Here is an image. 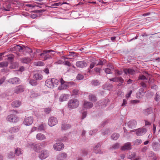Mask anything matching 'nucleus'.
I'll return each instance as SVG.
<instances>
[{"mask_svg":"<svg viewBox=\"0 0 160 160\" xmlns=\"http://www.w3.org/2000/svg\"><path fill=\"white\" fill-rule=\"evenodd\" d=\"M79 104V101L78 99L73 98L69 101L68 103V105L70 108L73 109L78 107Z\"/></svg>","mask_w":160,"mask_h":160,"instance_id":"nucleus-1","label":"nucleus"},{"mask_svg":"<svg viewBox=\"0 0 160 160\" xmlns=\"http://www.w3.org/2000/svg\"><path fill=\"white\" fill-rule=\"evenodd\" d=\"M28 145L31 148L33 149L35 152H39L43 146V145L42 143L35 144L31 143L29 144Z\"/></svg>","mask_w":160,"mask_h":160,"instance_id":"nucleus-2","label":"nucleus"},{"mask_svg":"<svg viewBox=\"0 0 160 160\" xmlns=\"http://www.w3.org/2000/svg\"><path fill=\"white\" fill-rule=\"evenodd\" d=\"M49 155L48 151L46 150H43L41 151L39 155V157L42 160L45 159Z\"/></svg>","mask_w":160,"mask_h":160,"instance_id":"nucleus-3","label":"nucleus"},{"mask_svg":"<svg viewBox=\"0 0 160 160\" xmlns=\"http://www.w3.org/2000/svg\"><path fill=\"white\" fill-rule=\"evenodd\" d=\"M7 119L9 122H17L18 120V117L14 114H10L7 117Z\"/></svg>","mask_w":160,"mask_h":160,"instance_id":"nucleus-4","label":"nucleus"},{"mask_svg":"<svg viewBox=\"0 0 160 160\" xmlns=\"http://www.w3.org/2000/svg\"><path fill=\"white\" fill-rule=\"evenodd\" d=\"M24 48L19 45H16L10 48V51L12 52H23Z\"/></svg>","mask_w":160,"mask_h":160,"instance_id":"nucleus-5","label":"nucleus"},{"mask_svg":"<svg viewBox=\"0 0 160 160\" xmlns=\"http://www.w3.org/2000/svg\"><path fill=\"white\" fill-rule=\"evenodd\" d=\"M58 122V120L56 118L52 117L48 119V123L49 126L52 127L56 125Z\"/></svg>","mask_w":160,"mask_h":160,"instance_id":"nucleus-6","label":"nucleus"},{"mask_svg":"<svg viewBox=\"0 0 160 160\" xmlns=\"http://www.w3.org/2000/svg\"><path fill=\"white\" fill-rule=\"evenodd\" d=\"M136 134L139 136H142L145 134L147 132V129L144 128H139L136 130Z\"/></svg>","mask_w":160,"mask_h":160,"instance_id":"nucleus-7","label":"nucleus"},{"mask_svg":"<svg viewBox=\"0 0 160 160\" xmlns=\"http://www.w3.org/2000/svg\"><path fill=\"white\" fill-rule=\"evenodd\" d=\"M33 121V118L32 117H29L25 118L23 121V123L27 126L31 125Z\"/></svg>","mask_w":160,"mask_h":160,"instance_id":"nucleus-8","label":"nucleus"},{"mask_svg":"<svg viewBox=\"0 0 160 160\" xmlns=\"http://www.w3.org/2000/svg\"><path fill=\"white\" fill-rule=\"evenodd\" d=\"M24 89V86L22 85H20L15 88L14 92L15 93L18 94L23 92Z\"/></svg>","mask_w":160,"mask_h":160,"instance_id":"nucleus-9","label":"nucleus"},{"mask_svg":"<svg viewBox=\"0 0 160 160\" xmlns=\"http://www.w3.org/2000/svg\"><path fill=\"white\" fill-rule=\"evenodd\" d=\"M76 65L79 68H83L87 66V64L85 61L82 60L77 62L76 63Z\"/></svg>","mask_w":160,"mask_h":160,"instance_id":"nucleus-10","label":"nucleus"},{"mask_svg":"<svg viewBox=\"0 0 160 160\" xmlns=\"http://www.w3.org/2000/svg\"><path fill=\"white\" fill-rule=\"evenodd\" d=\"M64 145L62 143H57L53 145L54 149L57 151H60L64 148Z\"/></svg>","mask_w":160,"mask_h":160,"instance_id":"nucleus-11","label":"nucleus"},{"mask_svg":"<svg viewBox=\"0 0 160 160\" xmlns=\"http://www.w3.org/2000/svg\"><path fill=\"white\" fill-rule=\"evenodd\" d=\"M20 79L18 78L15 77L10 78L8 80V82L10 83L14 84H18L20 83Z\"/></svg>","mask_w":160,"mask_h":160,"instance_id":"nucleus-12","label":"nucleus"},{"mask_svg":"<svg viewBox=\"0 0 160 160\" xmlns=\"http://www.w3.org/2000/svg\"><path fill=\"white\" fill-rule=\"evenodd\" d=\"M152 147L154 151H158L160 149V145L156 142H153L152 144Z\"/></svg>","mask_w":160,"mask_h":160,"instance_id":"nucleus-13","label":"nucleus"},{"mask_svg":"<svg viewBox=\"0 0 160 160\" xmlns=\"http://www.w3.org/2000/svg\"><path fill=\"white\" fill-rule=\"evenodd\" d=\"M131 143L129 142H128L125 143L124 146L121 147V150L122 151L130 150L131 149Z\"/></svg>","mask_w":160,"mask_h":160,"instance_id":"nucleus-14","label":"nucleus"},{"mask_svg":"<svg viewBox=\"0 0 160 160\" xmlns=\"http://www.w3.org/2000/svg\"><path fill=\"white\" fill-rule=\"evenodd\" d=\"M71 127V125L67 123L66 122L63 121L62 122V130H67L69 129Z\"/></svg>","mask_w":160,"mask_h":160,"instance_id":"nucleus-15","label":"nucleus"},{"mask_svg":"<svg viewBox=\"0 0 160 160\" xmlns=\"http://www.w3.org/2000/svg\"><path fill=\"white\" fill-rule=\"evenodd\" d=\"M128 127L131 128H134L137 124V122L135 120H132L129 121L128 123Z\"/></svg>","mask_w":160,"mask_h":160,"instance_id":"nucleus-16","label":"nucleus"},{"mask_svg":"<svg viewBox=\"0 0 160 160\" xmlns=\"http://www.w3.org/2000/svg\"><path fill=\"white\" fill-rule=\"evenodd\" d=\"M144 95V89L141 88L139 90L138 92L136 93V96L137 98H142Z\"/></svg>","mask_w":160,"mask_h":160,"instance_id":"nucleus-17","label":"nucleus"},{"mask_svg":"<svg viewBox=\"0 0 160 160\" xmlns=\"http://www.w3.org/2000/svg\"><path fill=\"white\" fill-rule=\"evenodd\" d=\"M45 85L49 88H53L54 87V85L52 84V79H47L45 81Z\"/></svg>","mask_w":160,"mask_h":160,"instance_id":"nucleus-18","label":"nucleus"},{"mask_svg":"<svg viewBox=\"0 0 160 160\" xmlns=\"http://www.w3.org/2000/svg\"><path fill=\"white\" fill-rule=\"evenodd\" d=\"M83 105L84 107L87 109L91 108L93 106V104L92 102L87 101H84Z\"/></svg>","mask_w":160,"mask_h":160,"instance_id":"nucleus-19","label":"nucleus"},{"mask_svg":"<svg viewBox=\"0 0 160 160\" xmlns=\"http://www.w3.org/2000/svg\"><path fill=\"white\" fill-rule=\"evenodd\" d=\"M33 78L36 80H40L42 79L43 76L41 73L37 72L34 74Z\"/></svg>","mask_w":160,"mask_h":160,"instance_id":"nucleus-20","label":"nucleus"},{"mask_svg":"<svg viewBox=\"0 0 160 160\" xmlns=\"http://www.w3.org/2000/svg\"><path fill=\"white\" fill-rule=\"evenodd\" d=\"M36 138L38 140L42 141L46 139V137L43 134L39 133L36 135Z\"/></svg>","mask_w":160,"mask_h":160,"instance_id":"nucleus-21","label":"nucleus"},{"mask_svg":"<svg viewBox=\"0 0 160 160\" xmlns=\"http://www.w3.org/2000/svg\"><path fill=\"white\" fill-rule=\"evenodd\" d=\"M124 72L126 74H129L131 75H133L135 73V71L131 69H125L124 70Z\"/></svg>","mask_w":160,"mask_h":160,"instance_id":"nucleus-22","label":"nucleus"},{"mask_svg":"<svg viewBox=\"0 0 160 160\" xmlns=\"http://www.w3.org/2000/svg\"><path fill=\"white\" fill-rule=\"evenodd\" d=\"M152 112V110L151 108H148L146 109H144L142 111L143 113L146 115H148Z\"/></svg>","mask_w":160,"mask_h":160,"instance_id":"nucleus-23","label":"nucleus"},{"mask_svg":"<svg viewBox=\"0 0 160 160\" xmlns=\"http://www.w3.org/2000/svg\"><path fill=\"white\" fill-rule=\"evenodd\" d=\"M21 60L22 63L27 64L30 62L32 59L29 58H21Z\"/></svg>","mask_w":160,"mask_h":160,"instance_id":"nucleus-24","label":"nucleus"},{"mask_svg":"<svg viewBox=\"0 0 160 160\" xmlns=\"http://www.w3.org/2000/svg\"><path fill=\"white\" fill-rule=\"evenodd\" d=\"M21 104V102L19 101H16L12 103V106L15 108L19 107Z\"/></svg>","mask_w":160,"mask_h":160,"instance_id":"nucleus-25","label":"nucleus"},{"mask_svg":"<svg viewBox=\"0 0 160 160\" xmlns=\"http://www.w3.org/2000/svg\"><path fill=\"white\" fill-rule=\"evenodd\" d=\"M69 97V95L68 94H62L60 97V101L61 102L65 101Z\"/></svg>","mask_w":160,"mask_h":160,"instance_id":"nucleus-26","label":"nucleus"},{"mask_svg":"<svg viewBox=\"0 0 160 160\" xmlns=\"http://www.w3.org/2000/svg\"><path fill=\"white\" fill-rule=\"evenodd\" d=\"M103 87L104 89L109 90L113 87V86L111 84L106 83L103 86Z\"/></svg>","mask_w":160,"mask_h":160,"instance_id":"nucleus-27","label":"nucleus"},{"mask_svg":"<svg viewBox=\"0 0 160 160\" xmlns=\"http://www.w3.org/2000/svg\"><path fill=\"white\" fill-rule=\"evenodd\" d=\"M88 98L90 101L93 102H95L97 100L96 96L92 94H89L88 96Z\"/></svg>","mask_w":160,"mask_h":160,"instance_id":"nucleus-28","label":"nucleus"},{"mask_svg":"<svg viewBox=\"0 0 160 160\" xmlns=\"http://www.w3.org/2000/svg\"><path fill=\"white\" fill-rule=\"evenodd\" d=\"M109 101V99H107L103 102H98V104H100L99 105H101V108H103L104 107H106L107 106V104L108 102Z\"/></svg>","mask_w":160,"mask_h":160,"instance_id":"nucleus-29","label":"nucleus"},{"mask_svg":"<svg viewBox=\"0 0 160 160\" xmlns=\"http://www.w3.org/2000/svg\"><path fill=\"white\" fill-rule=\"evenodd\" d=\"M22 151L20 148H17L15 149V154L17 156H19L22 154Z\"/></svg>","mask_w":160,"mask_h":160,"instance_id":"nucleus-30","label":"nucleus"},{"mask_svg":"<svg viewBox=\"0 0 160 160\" xmlns=\"http://www.w3.org/2000/svg\"><path fill=\"white\" fill-rule=\"evenodd\" d=\"M101 146V145L100 144V143H99L97 144L95 146L94 148V150L95 152L96 153H102V152H101V151L100 150H97L98 148H99Z\"/></svg>","mask_w":160,"mask_h":160,"instance_id":"nucleus-31","label":"nucleus"},{"mask_svg":"<svg viewBox=\"0 0 160 160\" xmlns=\"http://www.w3.org/2000/svg\"><path fill=\"white\" fill-rule=\"evenodd\" d=\"M67 154L65 153H62L58 156V160H62L66 158Z\"/></svg>","mask_w":160,"mask_h":160,"instance_id":"nucleus-32","label":"nucleus"},{"mask_svg":"<svg viewBox=\"0 0 160 160\" xmlns=\"http://www.w3.org/2000/svg\"><path fill=\"white\" fill-rule=\"evenodd\" d=\"M19 130L18 128L16 127H12L9 130V132L11 133H14L17 132Z\"/></svg>","mask_w":160,"mask_h":160,"instance_id":"nucleus-33","label":"nucleus"},{"mask_svg":"<svg viewBox=\"0 0 160 160\" xmlns=\"http://www.w3.org/2000/svg\"><path fill=\"white\" fill-rule=\"evenodd\" d=\"M45 124H42L38 127V131H41L45 130L46 127Z\"/></svg>","mask_w":160,"mask_h":160,"instance_id":"nucleus-34","label":"nucleus"},{"mask_svg":"<svg viewBox=\"0 0 160 160\" xmlns=\"http://www.w3.org/2000/svg\"><path fill=\"white\" fill-rule=\"evenodd\" d=\"M119 137V134L117 133H114L111 136L112 139L114 140H117Z\"/></svg>","mask_w":160,"mask_h":160,"instance_id":"nucleus-35","label":"nucleus"},{"mask_svg":"<svg viewBox=\"0 0 160 160\" xmlns=\"http://www.w3.org/2000/svg\"><path fill=\"white\" fill-rule=\"evenodd\" d=\"M29 82V83L32 86H36L38 84L37 82L33 79H30Z\"/></svg>","mask_w":160,"mask_h":160,"instance_id":"nucleus-36","label":"nucleus"},{"mask_svg":"<svg viewBox=\"0 0 160 160\" xmlns=\"http://www.w3.org/2000/svg\"><path fill=\"white\" fill-rule=\"evenodd\" d=\"M60 82L61 83V85L62 84H63L67 83L68 84H70L71 85H74L75 83L73 82H66L64 81L62 78H61L60 80Z\"/></svg>","mask_w":160,"mask_h":160,"instance_id":"nucleus-37","label":"nucleus"},{"mask_svg":"<svg viewBox=\"0 0 160 160\" xmlns=\"http://www.w3.org/2000/svg\"><path fill=\"white\" fill-rule=\"evenodd\" d=\"M119 144L118 143H116L113 145L112 146V147L110 148V149H114V150L117 149L119 148Z\"/></svg>","mask_w":160,"mask_h":160,"instance_id":"nucleus-38","label":"nucleus"},{"mask_svg":"<svg viewBox=\"0 0 160 160\" xmlns=\"http://www.w3.org/2000/svg\"><path fill=\"white\" fill-rule=\"evenodd\" d=\"M154 99L156 102H158L160 100V93L157 92L155 96Z\"/></svg>","mask_w":160,"mask_h":160,"instance_id":"nucleus-39","label":"nucleus"},{"mask_svg":"<svg viewBox=\"0 0 160 160\" xmlns=\"http://www.w3.org/2000/svg\"><path fill=\"white\" fill-rule=\"evenodd\" d=\"M42 56L44 60H46L51 58V56L48 53H47Z\"/></svg>","mask_w":160,"mask_h":160,"instance_id":"nucleus-40","label":"nucleus"},{"mask_svg":"<svg viewBox=\"0 0 160 160\" xmlns=\"http://www.w3.org/2000/svg\"><path fill=\"white\" fill-rule=\"evenodd\" d=\"M68 87V86L66 84V83L63 84H62L61 85V86L58 87V89L59 90H62L66 89Z\"/></svg>","mask_w":160,"mask_h":160,"instance_id":"nucleus-41","label":"nucleus"},{"mask_svg":"<svg viewBox=\"0 0 160 160\" xmlns=\"http://www.w3.org/2000/svg\"><path fill=\"white\" fill-rule=\"evenodd\" d=\"M52 84L54 85V87L57 86L59 83V81L57 79L54 78H52Z\"/></svg>","mask_w":160,"mask_h":160,"instance_id":"nucleus-42","label":"nucleus"},{"mask_svg":"<svg viewBox=\"0 0 160 160\" xmlns=\"http://www.w3.org/2000/svg\"><path fill=\"white\" fill-rule=\"evenodd\" d=\"M8 63L7 62H0V67H6L8 65Z\"/></svg>","mask_w":160,"mask_h":160,"instance_id":"nucleus-43","label":"nucleus"},{"mask_svg":"<svg viewBox=\"0 0 160 160\" xmlns=\"http://www.w3.org/2000/svg\"><path fill=\"white\" fill-rule=\"evenodd\" d=\"M55 51L52 50H45L43 51V52L40 54V56H42L43 55L50 52H54Z\"/></svg>","mask_w":160,"mask_h":160,"instance_id":"nucleus-44","label":"nucleus"},{"mask_svg":"<svg viewBox=\"0 0 160 160\" xmlns=\"http://www.w3.org/2000/svg\"><path fill=\"white\" fill-rule=\"evenodd\" d=\"M62 5V3L60 2H59L57 3H54L53 4L51 5L52 6L50 7L51 8H56L57 6H58L60 5Z\"/></svg>","mask_w":160,"mask_h":160,"instance_id":"nucleus-45","label":"nucleus"},{"mask_svg":"<svg viewBox=\"0 0 160 160\" xmlns=\"http://www.w3.org/2000/svg\"><path fill=\"white\" fill-rule=\"evenodd\" d=\"M92 84L94 86H98L99 85V83L98 80H93L92 82Z\"/></svg>","mask_w":160,"mask_h":160,"instance_id":"nucleus-46","label":"nucleus"},{"mask_svg":"<svg viewBox=\"0 0 160 160\" xmlns=\"http://www.w3.org/2000/svg\"><path fill=\"white\" fill-rule=\"evenodd\" d=\"M135 156L136 153L134 152H133V153H131V155H128V158L132 159L135 158Z\"/></svg>","mask_w":160,"mask_h":160,"instance_id":"nucleus-47","label":"nucleus"},{"mask_svg":"<svg viewBox=\"0 0 160 160\" xmlns=\"http://www.w3.org/2000/svg\"><path fill=\"white\" fill-rule=\"evenodd\" d=\"M135 144L136 145H139L142 142V140L140 139H138L136 140L135 141Z\"/></svg>","mask_w":160,"mask_h":160,"instance_id":"nucleus-48","label":"nucleus"},{"mask_svg":"<svg viewBox=\"0 0 160 160\" xmlns=\"http://www.w3.org/2000/svg\"><path fill=\"white\" fill-rule=\"evenodd\" d=\"M84 78V76L83 75L78 74L77 76V78L78 80H81L83 79Z\"/></svg>","mask_w":160,"mask_h":160,"instance_id":"nucleus-49","label":"nucleus"},{"mask_svg":"<svg viewBox=\"0 0 160 160\" xmlns=\"http://www.w3.org/2000/svg\"><path fill=\"white\" fill-rule=\"evenodd\" d=\"M51 110V108H45L44 109V111L46 114H48L50 113Z\"/></svg>","mask_w":160,"mask_h":160,"instance_id":"nucleus-50","label":"nucleus"},{"mask_svg":"<svg viewBox=\"0 0 160 160\" xmlns=\"http://www.w3.org/2000/svg\"><path fill=\"white\" fill-rule=\"evenodd\" d=\"M105 73L107 74H112L111 72V70L109 68H106L104 69Z\"/></svg>","mask_w":160,"mask_h":160,"instance_id":"nucleus-51","label":"nucleus"},{"mask_svg":"<svg viewBox=\"0 0 160 160\" xmlns=\"http://www.w3.org/2000/svg\"><path fill=\"white\" fill-rule=\"evenodd\" d=\"M68 139V138L66 136H64L61 138H60L59 139V140L60 141L63 142L66 141Z\"/></svg>","mask_w":160,"mask_h":160,"instance_id":"nucleus-52","label":"nucleus"},{"mask_svg":"<svg viewBox=\"0 0 160 160\" xmlns=\"http://www.w3.org/2000/svg\"><path fill=\"white\" fill-rule=\"evenodd\" d=\"M14 58V56L12 54H10L8 56V60L12 61Z\"/></svg>","mask_w":160,"mask_h":160,"instance_id":"nucleus-53","label":"nucleus"},{"mask_svg":"<svg viewBox=\"0 0 160 160\" xmlns=\"http://www.w3.org/2000/svg\"><path fill=\"white\" fill-rule=\"evenodd\" d=\"M69 54L68 55V56H72L73 57H75L77 56V53L74 52H69Z\"/></svg>","mask_w":160,"mask_h":160,"instance_id":"nucleus-54","label":"nucleus"},{"mask_svg":"<svg viewBox=\"0 0 160 160\" xmlns=\"http://www.w3.org/2000/svg\"><path fill=\"white\" fill-rule=\"evenodd\" d=\"M63 64L69 67H70L72 66L71 63L68 61H65L64 62Z\"/></svg>","mask_w":160,"mask_h":160,"instance_id":"nucleus-55","label":"nucleus"},{"mask_svg":"<svg viewBox=\"0 0 160 160\" xmlns=\"http://www.w3.org/2000/svg\"><path fill=\"white\" fill-rule=\"evenodd\" d=\"M139 79L142 80H147L148 78H146V77L144 76L143 75H142L141 76H140L139 77Z\"/></svg>","mask_w":160,"mask_h":160,"instance_id":"nucleus-56","label":"nucleus"},{"mask_svg":"<svg viewBox=\"0 0 160 160\" xmlns=\"http://www.w3.org/2000/svg\"><path fill=\"white\" fill-rule=\"evenodd\" d=\"M109 131L108 129H106L105 130L102 131V134L103 135H105L108 134Z\"/></svg>","mask_w":160,"mask_h":160,"instance_id":"nucleus-57","label":"nucleus"},{"mask_svg":"<svg viewBox=\"0 0 160 160\" xmlns=\"http://www.w3.org/2000/svg\"><path fill=\"white\" fill-rule=\"evenodd\" d=\"M44 65V63L42 62L39 61L36 62V65L39 66H43Z\"/></svg>","mask_w":160,"mask_h":160,"instance_id":"nucleus-58","label":"nucleus"},{"mask_svg":"<svg viewBox=\"0 0 160 160\" xmlns=\"http://www.w3.org/2000/svg\"><path fill=\"white\" fill-rule=\"evenodd\" d=\"M15 154L12 152H10L8 155V158H12L14 157Z\"/></svg>","mask_w":160,"mask_h":160,"instance_id":"nucleus-59","label":"nucleus"},{"mask_svg":"<svg viewBox=\"0 0 160 160\" xmlns=\"http://www.w3.org/2000/svg\"><path fill=\"white\" fill-rule=\"evenodd\" d=\"M5 79L6 78L4 77H3L0 79V86L5 81Z\"/></svg>","mask_w":160,"mask_h":160,"instance_id":"nucleus-60","label":"nucleus"},{"mask_svg":"<svg viewBox=\"0 0 160 160\" xmlns=\"http://www.w3.org/2000/svg\"><path fill=\"white\" fill-rule=\"evenodd\" d=\"M105 63V61L104 60L103 61H102L101 60H100L98 63L97 64V65H102L104 64V63Z\"/></svg>","mask_w":160,"mask_h":160,"instance_id":"nucleus-61","label":"nucleus"},{"mask_svg":"<svg viewBox=\"0 0 160 160\" xmlns=\"http://www.w3.org/2000/svg\"><path fill=\"white\" fill-rule=\"evenodd\" d=\"M88 153V152L87 150H82V155L85 156Z\"/></svg>","mask_w":160,"mask_h":160,"instance_id":"nucleus-62","label":"nucleus"},{"mask_svg":"<svg viewBox=\"0 0 160 160\" xmlns=\"http://www.w3.org/2000/svg\"><path fill=\"white\" fill-rule=\"evenodd\" d=\"M79 90L78 89H74L72 91V92L74 95H77L78 93Z\"/></svg>","mask_w":160,"mask_h":160,"instance_id":"nucleus-63","label":"nucleus"},{"mask_svg":"<svg viewBox=\"0 0 160 160\" xmlns=\"http://www.w3.org/2000/svg\"><path fill=\"white\" fill-rule=\"evenodd\" d=\"M117 80H118V82H121V83H123L124 82V80L123 79V78H118V77L117 78Z\"/></svg>","mask_w":160,"mask_h":160,"instance_id":"nucleus-64","label":"nucleus"}]
</instances>
